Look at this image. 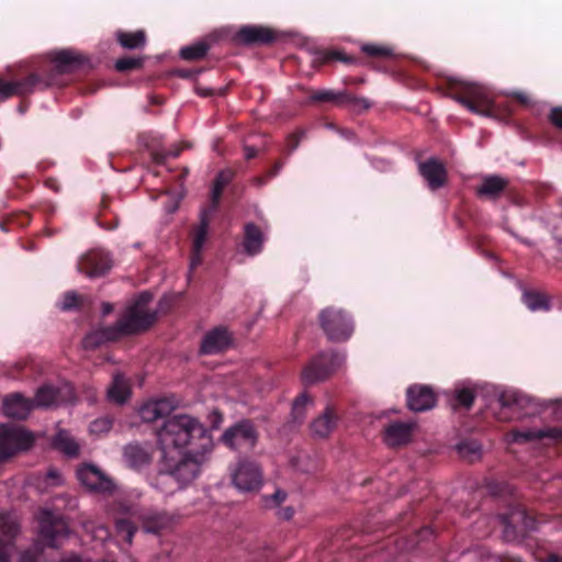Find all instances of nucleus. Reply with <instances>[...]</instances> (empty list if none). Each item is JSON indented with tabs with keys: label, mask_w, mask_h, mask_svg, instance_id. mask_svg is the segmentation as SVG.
Masks as SVG:
<instances>
[{
	"label": "nucleus",
	"mask_w": 562,
	"mask_h": 562,
	"mask_svg": "<svg viewBox=\"0 0 562 562\" xmlns=\"http://www.w3.org/2000/svg\"><path fill=\"white\" fill-rule=\"evenodd\" d=\"M475 393L469 387L456 390L451 398V406L453 409L464 408L470 409L474 403Z\"/></svg>",
	"instance_id": "obj_39"
},
{
	"label": "nucleus",
	"mask_w": 562,
	"mask_h": 562,
	"mask_svg": "<svg viewBox=\"0 0 562 562\" xmlns=\"http://www.w3.org/2000/svg\"><path fill=\"white\" fill-rule=\"evenodd\" d=\"M58 391L52 385L41 386L33 401L34 407H48L57 402Z\"/></svg>",
	"instance_id": "obj_37"
},
{
	"label": "nucleus",
	"mask_w": 562,
	"mask_h": 562,
	"mask_svg": "<svg viewBox=\"0 0 562 562\" xmlns=\"http://www.w3.org/2000/svg\"><path fill=\"white\" fill-rule=\"evenodd\" d=\"M113 422L110 417L98 418L90 424V432L95 435L105 434L111 430Z\"/></svg>",
	"instance_id": "obj_49"
},
{
	"label": "nucleus",
	"mask_w": 562,
	"mask_h": 562,
	"mask_svg": "<svg viewBox=\"0 0 562 562\" xmlns=\"http://www.w3.org/2000/svg\"><path fill=\"white\" fill-rule=\"evenodd\" d=\"M276 40V32L262 25H245L233 36V41L239 45H268Z\"/></svg>",
	"instance_id": "obj_16"
},
{
	"label": "nucleus",
	"mask_w": 562,
	"mask_h": 562,
	"mask_svg": "<svg viewBox=\"0 0 562 562\" xmlns=\"http://www.w3.org/2000/svg\"><path fill=\"white\" fill-rule=\"evenodd\" d=\"M33 408V401L20 393L10 394L3 400V412L10 418L25 419Z\"/></svg>",
	"instance_id": "obj_23"
},
{
	"label": "nucleus",
	"mask_w": 562,
	"mask_h": 562,
	"mask_svg": "<svg viewBox=\"0 0 562 562\" xmlns=\"http://www.w3.org/2000/svg\"><path fill=\"white\" fill-rule=\"evenodd\" d=\"M412 424L394 422L391 423L384 431V441L390 447H400L406 445L412 437Z\"/></svg>",
	"instance_id": "obj_27"
},
{
	"label": "nucleus",
	"mask_w": 562,
	"mask_h": 562,
	"mask_svg": "<svg viewBox=\"0 0 562 562\" xmlns=\"http://www.w3.org/2000/svg\"><path fill=\"white\" fill-rule=\"evenodd\" d=\"M153 301L149 292L138 294L125 313L114 324L120 337L136 335L149 329L157 319L156 312H149L148 305Z\"/></svg>",
	"instance_id": "obj_3"
},
{
	"label": "nucleus",
	"mask_w": 562,
	"mask_h": 562,
	"mask_svg": "<svg viewBox=\"0 0 562 562\" xmlns=\"http://www.w3.org/2000/svg\"><path fill=\"white\" fill-rule=\"evenodd\" d=\"M499 520L504 526L506 535L524 533L536 528V519L520 505L513 507L507 513L501 514Z\"/></svg>",
	"instance_id": "obj_14"
},
{
	"label": "nucleus",
	"mask_w": 562,
	"mask_h": 562,
	"mask_svg": "<svg viewBox=\"0 0 562 562\" xmlns=\"http://www.w3.org/2000/svg\"><path fill=\"white\" fill-rule=\"evenodd\" d=\"M181 154V148H175L170 150H150L151 160L157 165H164L168 157L177 158Z\"/></svg>",
	"instance_id": "obj_47"
},
{
	"label": "nucleus",
	"mask_w": 562,
	"mask_h": 562,
	"mask_svg": "<svg viewBox=\"0 0 562 562\" xmlns=\"http://www.w3.org/2000/svg\"><path fill=\"white\" fill-rule=\"evenodd\" d=\"M283 164L281 161H277L270 170H268V178H273L279 175L280 170L282 169Z\"/></svg>",
	"instance_id": "obj_60"
},
{
	"label": "nucleus",
	"mask_w": 562,
	"mask_h": 562,
	"mask_svg": "<svg viewBox=\"0 0 562 562\" xmlns=\"http://www.w3.org/2000/svg\"><path fill=\"white\" fill-rule=\"evenodd\" d=\"M310 402H311V397L306 393L299 395L294 400L293 406H292V416H293V420L295 423L301 424L303 422V419L305 417V409Z\"/></svg>",
	"instance_id": "obj_42"
},
{
	"label": "nucleus",
	"mask_w": 562,
	"mask_h": 562,
	"mask_svg": "<svg viewBox=\"0 0 562 562\" xmlns=\"http://www.w3.org/2000/svg\"><path fill=\"white\" fill-rule=\"evenodd\" d=\"M153 459L151 449L138 442H131L123 448V461L133 470L139 471L149 465Z\"/></svg>",
	"instance_id": "obj_21"
},
{
	"label": "nucleus",
	"mask_w": 562,
	"mask_h": 562,
	"mask_svg": "<svg viewBox=\"0 0 562 562\" xmlns=\"http://www.w3.org/2000/svg\"><path fill=\"white\" fill-rule=\"evenodd\" d=\"M487 491L494 496H505L513 493V487L503 481L491 480L487 482Z\"/></svg>",
	"instance_id": "obj_46"
},
{
	"label": "nucleus",
	"mask_w": 562,
	"mask_h": 562,
	"mask_svg": "<svg viewBox=\"0 0 562 562\" xmlns=\"http://www.w3.org/2000/svg\"><path fill=\"white\" fill-rule=\"evenodd\" d=\"M336 60L345 64H352L355 58L339 50H324L321 52L317 57V61L321 64H328Z\"/></svg>",
	"instance_id": "obj_41"
},
{
	"label": "nucleus",
	"mask_w": 562,
	"mask_h": 562,
	"mask_svg": "<svg viewBox=\"0 0 562 562\" xmlns=\"http://www.w3.org/2000/svg\"><path fill=\"white\" fill-rule=\"evenodd\" d=\"M459 452L462 454L471 453V454H479L480 452V446L475 441L470 442H461L458 446Z\"/></svg>",
	"instance_id": "obj_57"
},
{
	"label": "nucleus",
	"mask_w": 562,
	"mask_h": 562,
	"mask_svg": "<svg viewBox=\"0 0 562 562\" xmlns=\"http://www.w3.org/2000/svg\"><path fill=\"white\" fill-rule=\"evenodd\" d=\"M86 58L70 49L50 52L47 58L10 72L11 79L0 76V102L12 97H27L36 91L67 85L65 75L80 69Z\"/></svg>",
	"instance_id": "obj_1"
},
{
	"label": "nucleus",
	"mask_w": 562,
	"mask_h": 562,
	"mask_svg": "<svg viewBox=\"0 0 562 562\" xmlns=\"http://www.w3.org/2000/svg\"><path fill=\"white\" fill-rule=\"evenodd\" d=\"M225 188L218 187V184L213 183L212 192H211V205L202 211H209L210 216L212 217L213 213L217 210L221 196L223 194Z\"/></svg>",
	"instance_id": "obj_50"
},
{
	"label": "nucleus",
	"mask_w": 562,
	"mask_h": 562,
	"mask_svg": "<svg viewBox=\"0 0 562 562\" xmlns=\"http://www.w3.org/2000/svg\"><path fill=\"white\" fill-rule=\"evenodd\" d=\"M509 184L508 179L498 175H487L482 178V182L475 189L480 198L495 200L502 195Z\"/></svg>",
	"instance_id": "obj_24"
},
{
	"label": "nucleus",
	"mask_w": 562,
	"mask_h": 562,
	"mask_svg": "<svg viewBox=\"0 0 562 562\" xmlns=\"http://www.w3.org/2000/svg\"><path fill=\"white\" fill-rule=\"evenodd\" d=\"M319 326L330 341L348 340L353 333V322L350 315L334 306L322 310L318 314Z\"/></svg>",
	"instance_id": "obj_6"
},
{
	"label": "nucleus",
	"mask_w": 562,
	"mask_h": 562,
	"mask_svg": "<svg viewBox=\"0 0 562 562\" xmlns=\"http://www.w3.org/2000/svg\"><path fill=\"white\" fill-rule=\"evenodd\" d=\"M16 522L7 513L0 514V562H9V557L2 546L11 543L18 535Z\"/></svg>",
	"instance_id": "obj_29"
},
{
	"label": "nucleus",
	"mask_w": 562,
	"mask_h": 562,
	"mask_svg": "<svg viewBox=\"0 0 562 562\" xmlns=\"http://www.w3.org/2000/svg\"><path fill=\"white\" fill-rule=\"evenodd\" d=\"M113 304L109 302H103L101 306V312L103 316H106L113 312Z\"/></svg>",
	"instance_id": "obj_63"
},
{
	"label": "nucleus",
	"mask_w": 562,
	"mask_h": 562,
	"mask_svg": "<svg viewBox=\"0 0 562 562\" xmlns=\"http://www.w3.org/2000/svg\"><path fill=\"white\" fill-rule=\"evenodd\" d=\"M450 95L472 113L494 116L497 112V104L482 86L469 82H451Z\"/></svg>",
	"instance_id": "obj_4"
},
{
	"label": "nucleus",
	"mask_w": 562,
	"mask_h": 562,
	"mask_svg": "<svg viewBox=\"0 0 562 562\" xmlns=\"http://www.w3.org/2000/svg\"><path fill=\"white\" fill-rule=\"evenodd\" d=\"M244 153H245V158L247 160H250L257 156V149L252 146H245Z\"/></svg>",
	"instance_id": "obj_61"
},
{
	"label": "nucleus",
	"mask_w": 562,
	"mask_h": 562,
	"mask_svg": "<svg viewBox=\"0 0 562 562\" xmlns=\"http://www.w3.org/2000/svg\"><path fill=\"white\" fill-rule=\"evenodd\" d=\"M35 442L34 435L16 425H0V462L29 450Z\"/></svg>",
	"instance_id": "obj_7"
},
{
	"label": "nucleus",
	"mask_w": 562,
	"mask_h": 562,
	"mask_svg": "<svg viewBox=\"0 0 562 562\" xmlns=\"http://www.w3.org/2000/svg\"><path fill=\"white\" fill-rule=\"evenodd\" d=\"M338 420L339 416L336 409L328 405L324 413L313 420L311 429L315 436L326 438L337 427Z\"/></svg>",
	"instance_id": "obj_26"
},
{
	"label": "nucleus",
	"mask_w": 562,
	"mask_h": 562,
	"mask_svg": "<svg viewBox=\"0 0 562 562\" xmlns=\"http://www.w3.org/2000/svg\"><path fill=\"white\" fill-rule=\"evenodd\" d=\"M77 477L80 483L91 491L100 493H113L114 482L94 465L86 464L78 469Z\"/></svg>",
	"instance_id": "obj_15"
},
{
	"label": "nucleus",
	"mask_w": 562,
	"mask_h": 562,
	"mask_svg": "<svg viewBox=\"0 0 562 562\" xmlns=\"http://www.w3.org/2000/svg\"><path fill=\"white\" fill-rule=\"evenodd\" d=\"M304 136L305 131L303 128H300L286 137V149L289 154L293 153L299 147Z\"/></svg>",
	"instance_id": "obj_52"
},
{
	"label": "nucleus",
	"mask_w": 562,
	"mask_h": 562,
	"mask_svg": "<svg viewBox=\"0 0 562 562\" xmlns=\"http://www.w3.org/2000/svg\"><path fill=\"white\" fill-rule=\"evenodd\" d=\"M259 432L250 419H241L228 427L221 436V441L234 450H251L256 447Z\"/></svg>",
	"instance_id": "obj_9"
},
{
	"label": "nucleus",
	"mask_w": 562,
	"mask_h": 562,
	"mask_svg": "<svg viewBox=\"0 0 562 562\" xmlns=\"http://www.w3.org/2000/svg\"><path fill=\"white\" fill-rule=\"evenodd\" d=\"M117 536L126 543L131 544L137 527L126 518L117 519L115 522Z\"/></svg>",
	"instance_id": "obj_40"
},
{
	"label": "nucleus",
	"mask_w": 562,
	"mask_h": 562,
	"mask_svg": "<svg viewBox=\"0 0 562 562\" xmlns=\"http://www.w3.org/2000/svg\"><path fill=\"white\" fill-rule=\"evenodd\" d=\"M10 222L12 224H16L20 227H26L31 223V215L27 212H20V213L13 214L10 217Z\"/></svg>",
	"instance_id": "obj_56"
},
{
	"label": "nucleus",
	"mask_w": 562,
	"mask_h": 562,
	"mask_svg": "<svg viewBox=\"0 0 562 562\" xmlns=\"http://www.w3.org/2000/svg\"><path fill=\"white\" fill-rule=\"evenodd\" d=\"M60 562H90V561L83 560L80 557L72 554L68 558L63 559Z\"/></svg>",
	"instance_id": "obj_64"
},
{
	"label": "nucleus",
	"mask_w": 562,
	"mask_h": 562,
	"mask_svg": "<svg viewBox=\"0 0 562 562\" xmlns=\"http://www.w3.org/2000/svg\"><path fill=\"white\" fill-rule=\"evenodd\" d=\"M362 52L370 57L386 59L393 57V49L387 46L376 44H366L362 46Z\"/></svg>",
	"instance_id": "obj_43"
},
{
	"label": "nucleus",
	"mask_w": 562,
	"mask_h": 562,
	"mask_svg": "<svg viewBox=\"0 0 562 562\" xmlns=\"http://www.w3.org/2000/svg\"><path fill=\"white\" fill-rule=\"evenodd\" d=\"M288 497L286 492L282 490H277L271 495L262 496L263 506L267 508H273L280 506L283 502H285Z\"/></svg>",
	"instance_id": "obj_48"
},
{
	"label": "nucleus",
	"mask_w": 562,
	"mask_h": 562,
	"mask_svg": "<svg viewBox=\"0 0 562 562\" xmlns=\"http://www.w3.org/2000/svg\"><path fill=\"white\" fill-rule=\"evenodd\" d=\"M263 233L255 223H247L244 227L243 247L248 256H256L262 251Z\"/></svg>",
	"instance_id": "obj_28"
},
{
	"label": "nucleus",
	"mask_w": 562,
	"mask_h": 562,
	"mask_svg": "<svg viewBox=\"0 0 562 562\" xmlns=\"http://www.w3.org/2000/svg\"><path fill=\"white\" fill-rule=\"evenodd\" d=\"M498 401L503 408H510L520 404V395L515 392H504Z\"/></svg>",
	"instance_id": "obj_51"
},
{
	"label": "nucleus",
	"mask_w": 562,
	"mask_h": 562,
	"mask_svg": "<svg viewBox=\"0 0 562 562\" xmlns=\"http://www.w3.org/2000/svg\"><path fill=\"white\" fill-rule=\"evenodd\" d=\"M52 446L54 449L63 452L69 458H76L79 456V443L74 439L69 431L60 429L52 439Z\"/></svg>",
	"instance_id": "obj_32"
},
{
	"label": "nucleus",
	"mask_w": 562,
	"mask_h": 562,
	"mask_svg": "<svg viewBox=\"0 0 562 562\" xmlns=\"http://www.w3.org/2000/svg\"><path fill=\"white\" fill-rule=\"evenodd\" d=\"M40 535L50 548H57L69 535L66 520L50 510H42L40 516Z\"/></svg>",
	"instance_id": "obj_10"
},
{
	"label": "nucleus",
	"mask_w": 562,
	"mask_h": 562,
	"mask_svg": "<svg viewBox=\"0 0 562 562\" xmlns=\"http://www.w3.org/2000/svg\"><path fill=\"white\" fill-rule=\"evenodd\" d=\"M109 206L110 200L104 195L100 203V210L95 215V222L100 227L113 231L119 226V217L109 210Z\"/></svg>",
	"instance_id": "obj_35"
},
{
	"label": "nucleus",
	"mask_w": 562,
	"mask_h": 562,
	"mask_svg": "<svg viewBox=\"0 0 562 562\" xmlns=\"http://www.w3.org/2000/svg\"><path fill=\"white\" fill-rule=\"evenodd\" d=\"M548 120L554 127L562 131V106L552 108L548 115Z\"/></svg>",
	"instance_id": "obj_54"
},
{
	"label": "nucleus",
	"mask_w": 562,
	"mask_h": 562,
	"mask_svg": "<svg viewBox=\"0 0 562 562\" xmlns=\"http://www.w3.org/2000/svg\"><path fill=\"white\" fill-rule=\"evenodd\" d=\"M156 436L161 453H207L213 447L212 437L204 425L186 414L166 418L156 429Z\"/></svg>",
	"instance_id": "obj_2"
},
{
	"label": "nucleus",
	"mask_w": 562,
	"mask_h": 562,
	"mask_svg": "<svg viewBox=\"0 0 562 562\" xmlns=\"http://www.w3.org/2000/svg\"><path fill=\"white\" fill-rule=\"evenodd\" d=\"M209 211H201L200 222L192 229V250L190 257V271L194 270L202 262V250L207 239L211 222Z\"/></svg>",
	"instance_id": "obj_17"
},
{
	"label": "nucleus",
	"mask_w": 562,
	"mask_h": 562,
	"mask_svg": "<svg viewBox=\"0 0 562 562\" xmlns=\"http://www.w3.org/2000/svg\"><path fill=\"white\" fill-rule=\"evenodd\" d=\"M176 408L173 402L169 398H160L145 403L139 408V416L146 423H153L158 419H166Z\"/></svg>",
	"instance_id": "obj_22"
},
{
	"label": "nucleus",
	"mask_w": 562,
	"mask_h": 562,
	"mask_svg": "<svg viewBox=\"0 0 562 562\" xmlns=\"http://www.w3.org/2000/svg\"><path fill=\"white\" fill-rule=\"evenodd\" d=\"M231 345L232 335L227 328L218 326L204 335L200 346V353L217 355L226 351Z\"/></svg>",
	"instance_id": "obj_19"
},
{
	"label": "nucleus",
	"mask_w": 562,
	"mask_h": 562,
	"mask_svg": "<svg viewBox=\"0 0 562 562\" xmlns=\"http://www.w3.org/2000/svg\"><path fill=\"white\" fill-rule=\"evenodd\" d=\"M47 480L52 481L54 484H59L60 483V474L57 470L55 469H50L48 472H47Z\"/></svg>",
	"instance_id": "obj_59"
},
{
	"label": "nucleus",
	"mask_w": 562,
	"mask_h": 562,
	"mask_svg": "<svg viewBox=\"0 0 562 562\" xmlns=\"http://www.w3.org/2000/svg\"><path fill=\"white\" fill-rule=\"evenodd\" d=\"M234 177H235L234 170L225 169V170L220 171L216 175V177L214 179V183L218 184V187L225 188L233 181Z\"/></svg>",
	"instance_id": "obj_53"
},
{
	"label": "nucleus",
	"mask_w": 562,
	"mask_h": 562,
	"mask_svg": "<svg viewBox=\"0 0 562 562\" xmlns=\"http://www.w3.org/2000/svg\"><path fill=\"white\" fill-rule=\"evenodd\" d=\"M83 304V296L75 291H68L64 293L63 301L60 303V310L72 311L79 310Z\"/></svg>",
	"instance_id": "obj_44"
},
{
	"label": "nucleus",
	"mask_w": 562,
	"mask_h": 562,
	"mask_svg": "<svg viewBox=\"0 0 562 562\" xmlns=\"http://www.w3.org/2000/svg\"><path fill=\"white\" fill-rule=\"evenodd\" d=\"M131 395V387L123 374L117 373L113 376L112 383L108 389V397L110 401L123 404Z\"/></svg>",
	"instance_id": "obj_33"
},
{
	"label": "nucleus",
	"mask_w": 562,
	"mask_h": 562,
	"mask_svg": "<svg viewBox=\"0 0 562 562\" xmlns=\"http://www.w3.org/2000/svg\"><path fill=\"white\" fill-rule=\"evenodd\" d=\"M407 406L414 412H425L435 407L437 396L434 390L427 385L414 384L406 391Z\"/></svg>",
	"instance_id": "obj_18"
},
{
	"label": "nucleus",
	"mask_w": 562,
	"mask_h": 562,
	"mask_svg": "<svg viewBox=\"0 0 562 562\" xmlns=\"http://www.w3.org/2000/svg\"><path fill=\"white\" fill-rule=\"evenodd\" d=\"M143 528L148 533L158 535L172 525V518L166 512H149L143 515Z\"/></svg>",
	"instance_id": "obj_31"
},
{
	"label": "nucleus",
	"mask_w": 562,
	"mask_h": 562,
	"mask_svg": "<svg viewBox=\"0 0 562 562\" xmlns=\"http://www.w3.org/2000/svg\"><path fill=\"white\" fill-rule=\"evenodd\" d=\"M522 301L530 311H548L550 308L548 296L538 291H525Z\"/></svg>",
	"instance_id": "obj_36"
},
{
	"label": "nucleus",
	"mask_w": 562,
	"mask_h": 562,
	"mask_svg": "<svg viewBox=\"0 0 562 562\" xmlns=\"http://www.w3.org/2000/svg\"><path fill=\"white\" fill-rule=\"evenodd\" d=\"M345 357L336 351H323L316 355L302 371L305 384L328 379L344 362Z\"/></svg>",
	"instance_id": "obj_8"
},
{
	"label": "nucleus",
	"mask_w": 562,
	"mask_h": 562,
	"mask_svg": "<svg viewBox=\"0 0 562 562\" xmlns=\"http://www.w3.org/2000/svg\"><path fill=\"white\" fill-rule=\"evenodd\" d=\"M210 45L204 42H198L180 49V57L184 60L193 61L202 59L209 52Z\"/></svg>",
	"instance_id": "obj_38"
},
{
	"label": "nucleus",
	"mask_w": 562,
	"mask_h": 562,
	"mask_svg": "<svg viewBox=\"0 0 562 562\" xmlns=\"http://www.w3.org/2000/svg\"><path fill=\"white\" fill-rule=\"evenodd\" d=\"M234 485L244 492L258 491L262 484V471L252 460H240L233 473Z\"/></svg>",
	"instance_id": "obj_11"
},
{
	"label": "nucleus",
	"mask_w": 562,
	"mask_h": 562,
	"mask_svg": "<svg viewBox=\"0 0 562 562\" xmlns=\"http://www.w3.org/2000/svg\"><path fill=\"white\" fill-rule=\"evenodd\" d=\"M116 41L125 49L143 48L147 42L146 33L143 30L126 32L119 30L115 33Z\"/></svg>",
	"instance_id": "obj_34"
},
{
	"label": "nucleus",
	"mask_w": 562,
	"mask_h": 562,
	"mask_svg": "<svg viewBox=\"0 0 562 562\" xmlns=\"http://www.w3.org/2000/svg\"><path fill=\"white\" fill-rule=\"evenodd\" d=\"M418 170L432 191L442 188L447 183V169L445 165L435 157L419 162Z\"/></svg>",
	"instance_id": "obj_20"
},
{
	"label": "nucleus",
	"mask_w": 562,
	"mask_h": 562,
	"mask_svg": "<svg viewBox=\"0 0 562 562\" xmlns=\"http://www.w3.org/2000/svg\"><path fill=\"white\" fill-rule=\"evenodd\" d=\"M308 103H335L352 106L355 110H368L371 104L366 98L356 97L347 92L333 90H313L308 97Z\"/></svg>",
	"instance_id": "obj_13"
},
{
	"label": "nucleus",
	"mask_w": 562,
	"mask_h": 562,
	"mask_svg": "<svg viewBox=\"0 0 562 562\" xmlns=\"http://www.w3.org/2000/svg\"><path fill=\"white\" fill-rule=\"evenodd\" d=\"M271 178H268V172L265 176H259L254 179V183L258 187L265 186Z\"/></svg>",
	"instance_id": "obj_62"
},
{
	"label": "nucleus",
	"mask_w": 562,
	"mask_h": 562,
	"mask_svg": "<svg viewBox=\"0 0 562 562\" xmlns=\"http://www.w3.org/2000/svg\"><path fill=\"white\" fill-rule=\"evenodd\" d=\"M205 454L190 453V451H183L179 454L161 453V473L173 477L182 487L198 476Z\"/></svg>",
	"instance_id": "obj_5"
},
{
	"label": "nucleus",
	"mask_w": 562,
	"mask_h": 562,
	"mask_svg": "<svg viewBox=\"0 0 562 562\" xmlns=\"http://www.w3.org/2000/svg\"><path fill=\"white\" fill-rule=\"evenodd\" d=\"M144 65V59L140 57H123L115 61V69L120 72H127L140 69Z\"/></svg>",
	"instance_id": "obj_45"
},
{
	"label": "nucleus",
	"mask_w": 562,
	"mask_h": 562,
	"mask_svg": "<svg viewBox=\"0 0 562 562\" xmlns=\"http://www.w3.org/2000/svg\"><path fill=\"white\" fill-rule=\"evenodd\" d=\"M510 441L515 443H527L543 438L559 439L562 437V431L558 428L550 429H513L508 434Z\"/></svg>",
	"instance_id": "obj_25"
},
{
	"label": "nucleus",
	"mask_w": 562,
	"mask_h": 562,
	"mask_svg": "<svg viewBox=\"0 0 562 562\" xmlns=\"http://www.w3.org/2000/svg\"><path fill=\"white\" fill-rule=\"evenodd\" d=\"M41 554L37 548H30L21 553L19 562H40Z\"/></svg>",
	"instance_id": "obj_55"
},
{
	"label": "nucleus",
	"mask_w": 562,
	"mask_h": 562,
	"mask_svg": "<svg viewBox=\"0 0 562 562\" xmlns=\"http://www.w3.org/2000/svg\"><path fill=\"white\" fill-rule=\"evenodd\" d=\"M119 339L115 327L112 325L87 334L82 340V346L87 350H94L108 341H116Z\"/></svg>",
	"instance_id": "obj_30"
},
{
	"label": "nucleus",
	"mask_w": 562,
	"mask_h": 562,
	"mask_svg": "<svg viewBox=\"0 0 562 562\" xmlns=\"http://www.w3.org/2000/svg\"><path fill=\"white\" fill-rule=\"evenodd\" d=\"M77 268L89 278H100L111 270L112 258L103 249H91L79 258Z\"/></svg>",
	"instance_id": "obj_12"
},
{
	"label": "nucleus",
	"mask_w": 562,
	"mask_h": 562,
	"mask_svg": "<svg viewBox=\"0 0 562 562\" xmlns=\"http://www.w3.org/2000/svg\"><path fill=\"white\" fill-rule=\"evenodd\" d=\"M513 97L522 105H528L530 103L529 95L524 92H514Z\"/></svg>",
	"instance_id": "obj_58"
}]
</instances>
